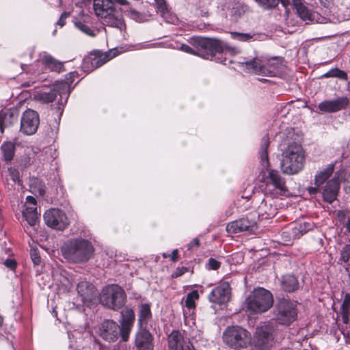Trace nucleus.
<instances>
[{
  "label": "nucleus",
  "mask_w": 350,
  "mask_h": 350,
  "mask_svg": "<svg viewBox=\"0 0 350 350\" xmlns=\"http://www.w3.org/2000/svg\"><path fill=\"white\" fill-rule=\"evenodd\" d=\"M226 229L228 233L232 234H237L245 231L241 219L228 223Z\"/></svg>",
  "instance_id": "obj_35"
},
{
  "label": "nucleus",
  "mask_w": 350,
  "mask_h": 350,
  "mask_svg": "<svg viewBox=\"0 0 350 350\" xmlns=\"http://www.w3.org/2000/svg\"><path fill=\"white\" fill-rule=\"evenodd\" d=\"M111 54L112 51L105 53H100L99 52L92 53L83 59V68L88 71L99 68L116 56L115 53Z\"/></svg>",
  "instance_id": "obj_15"
},
{
  "label": "nucleus",
  "mask_w": 350,
  "mask_h": 350,
  "mask_svg": "<svg viewBox=\"0 0 350 350\" xmlns=\"http://www.w3.org/2000/svg\"><path fill=\"white\" fill-rule=\"evenodd\" d=\"M310 228V225L306 223L296 224L292 228V235L295 238H299L300 236L306 233Z\"/></svg>",
  "instance_id": "obj_36"
},
{
  "label": "nucleus",
  "mask_w": 350,
  "mask_h": 350,
  "mask_svg": "<svg viewBox=\"0 0 350 350\" xmlns=\"http://www.w3.org/2000/svg\"><path fill=\"white\" fill-rule=\"evenodd\" d=\"M243 13V10H241L239 8H234L230 11V15L234 19H237Z\"/></svg>",
  "instance_id": "obj_54"
},
{
  "label": "nucleus",
  "mask_w": 350,
  "mask_h": 350,
  "mask_svg": "<svg viewBox=\"0 0 350 350\" xmlns=\"http://www.w3.org/2000/svg\"><path fill=\"white\" fill-rule=\"evenodd\" d=\"M12 114H8L7 113L0 111V131L3 133L4 128L8 126L10 119L12 118Z\"/></svg>",
  "instance_id": "obj_44"
},
{
  "label": "nucleus",
  "mask_w": 350,
  "mask_h": 350,
  "mask_svg": "<svg viewBox=\"0 0 350 350\" xmlns=\"http://www.w3.org/2000/svg\"><path fill=\"white\" fill-rule=\"evenodd\" d=\"M161 16L165 20L166 23L174 24L177 22L178 18L176 16L171 12L167 7L161 10L158 12Z\"/></svg>",
  "instance_id": "obj_38"
},
{
  "label": "nucleus",
  "mask_w": 350,
  "mask_h": 350,
  "mask_svg": "<svg viewBox=\"0 0 350 350\" xmlns=\"http://www.w3.org/2000/svg\"><path fill=\"white\" fill-rule=\"evenodd\" d=\"M247 310L252 313H262L273 305V299L270 291L258 288L248 296L246 300Z\"/></svg>",
  "instance_id": "obj_6"
},
{
  "label": "nucleus",
  "mask_w": 350,
  "mask_h": 350,
  "mask_svg": "<svg viewBox=\"0 0 350 350\" xmlns=\"http://www.w3.org/2000/svg\"><path fill=\"white\" fill-rule=\"evenodd\" d=\"M230 287L226 283H222L214 288L208 295V299L211 302L217 304H223L230 299Z\"/></svg>",
  "instance_id": "obj_17"
},
{
  "label": "nucleus",
  "mask_w": 350,
  "mask_h": 350,
  "mask_svg": "<svg viewBox=\"0 0 350 350\" xmlns=\"http://www.w3.org/2000/svg\"><path fill=\"white\" fill-rule=\"evenodd\" d=\"M169 350H189L194 349L190 347V343L184 340L183 336L178 331H173L168 336Z\"/></svg>",
  "instance_id": "obj_21"
},
{
  "label": "nucleus",
  "mask_w": 350,
  "mask_h": 350,
  "mask_svg": "<svg viewBox=\"0 0 350 350\" xmlns=\"http://www.w3.org/2000/svg\"><path fill=\"white\" fill-rule=\"evenodd\" d=\"M94 286L86 281H81L78 283L77 290L80 296L84 299H88L92 294Z\"/></svg>",
  "instance_id": "obj_32"
},
{
  "label": "nucleus",
  "mask_w": 350,
  "mask_h": 350,
  "mask_svg": "<svg viewBox=\"0 0 350 350\" xmlns=\"http://www.w3.org/2000/svg\"><path fill=\"white\" fill-rule=\"evenodd\" d=\"M151 315L150 306L148 304H141L138 317L139 327H142L144 324H146Z\"/></svg>",
  "instance_id": "obj_29"
},
{
  "label": "nucleus",
  "mask_w": 350,
  "mask_h": 350,
  "mask_svg": "<svg viewBox=\"0 0 350 350\" xmlns=\"http://www.w3.org/2000/svg\"><path fill=\"white\" fill-rule=\"evenodd\" d=\"M241 220L245 231L253 232L257 229V223L255 217H254V218H250L249 217H243Z\"/></svg>",
  "instance_id": "obj_39"
},
{
  "label": "nucleus",
  "mask_w": 350,
  "mask_h": 350,
  "mask_svg": "<svg viewBox=\"0 0 350 350\" xmlns=\"http://www.w3.org/2000/svg\"><path fill=\"white\" fill-rule=\"evenodd\" d=\"M134 345L137 350H153V336L146 328L139 327L135 335Z\"/></svg>",
  "instance_id": "obj_16"
},
{
  "label": "nucleus",
  "mask_w": 350,
  "mask_h": 350,
  "mask_svg": "<svg viewBox=\"0 0 350 350\" xmlns=\"http://www.w3.org/2000/svg\"><path fill=\"white\" fill-rule=\"evenodd\" d=\"M334 170V165L329 164L325 169L319 171L314 178V184L317 186H321L325 181L332 175Z\"/></svg>",
  "instance_id": "obj_28"
},
{
  "label": "nucleus",
  "mask_w": 350,
  "mask_h": 350,
  "mask_svg": "<svg viewBox=\"0 0 350 350\" xmlns=\"http://www.w3.org/2000/svg\"><path fill=\"white\" fill-rule=\"evenodd\" d=\"M178 250H174L171 254V260L176 262L178 260Z\"/></svg>",
  "instance_id": "obj_64"
},
{
  "label": "nucleus",
  "mask_w": 350,
  "mask_h": 350,
  "mask_svg": "<svg viewBox=\"0 0 350 350\" xmlns=\"http://www.w3.org/2000/svg\"><path fill=\"white\" fill-rule=\"evenodd\" d=\"M40 124L38 113L32 109L25 110L21 116L20 131L23 134L31 135L34 134Z\"/></svg>",
  "instance_id": "obj_12"
},
{
  "label": "nucleus",
  "mask_w": 350,
  "mask_h": 350,
  "mask_svg": "<svg viewBox=\"0 0 350 350\" xmlns=\"http://www.w3.org/2000/svg\"><path fill=\"white\" fill-rule=\"evenodd\" d=\"M39 62H41L43 64H44L51 71L59 73L64 70V67L62 62L55 59L51 55L45 52L40 55Z\"/></svg>",
  "instance_id": "obj_23"
},
{
  "label": "nucleus",
  "mask_w": 350,
  "mask_h": 350,
  "mask_svg": "<svg viewBox=\"0 0 350 350\" xmlns=\"http://www.w3.org/2000/svg\"><path fill=\"white\" fill-rule=\"evenodd\" d=\"M126 301L124 291L117 284H111L104 287L100 295V302L105 307L118 310L122 308Z\"/></svg>",
  "instance_id": "obj_5"
},
{
  "label": "nucleus",
  "mask_w": 350,
  "mask_h": 350,
  "mask_svg": "<svg viewBox=\"0 0 350 350\" xmlns=\"http://www.w3.org/2000/svg\"><path fill=\"white\" fill-rule=\"evenodd\" d=\"M155 3L157 9V12L167 7L165 0H157V1L155 2Z\"/></svg>",
  "instance_id": "obj_59"
},
{
  "label": "nucleus",
  "mask_w": 350,
  "mask_h": 350,
  "mask_svg": "<svg viewBox=\"0 0 350 350\" xmlns=\"http://www.w3.org/2000/svg\"><path fill=\"white\" fill-rule=\"evenodd\" d=\"M9 176L13 182L16 183L19 180V172L12 167L8 168Z\"/></svg>",
  "instance_id": "obj_48"
},
{
  "label": "nucleus",
  "mask_w": 350,
  "mask_h": 350,
  "mask_svg": "<svg viewBox=\"0 0 350 350\" xmlns=\"http://www.w3.org/2000/svg\"><path fill=\"white\" fill-rule=\"evenodd\" d=\"M321 5L325 8L329 7L332 4V0H319Z\"/></svg>",
  "instance_id": "obj_62"
},
{
  "label": "nucleus",
  "mask_w": 350,
  "mask_h": 350,
  "mask_svg": "<svg viewBox=\"0 0 350 350\" xmlns=\"http://www.w3.org/2000/svg\"><path fill=\"white\" fill-rule=\"evenodd\" d=\"M348 309L350 310V294H346L342 304L340 310Z\"/></svg>",
  "instance_id": "obj_51"
},
{
  "label": "nucleus",
  "mask_w": 350,
  "mask_h": 350,
  "mask_svg": "<svg viewBox=\"0 0 350 350\" xmlns=\"http://www.w3.org/2000/svg\"><path fill=\"white\" fill-rule=\"evenodd\" d=\"M350 211L348 208L338 210L336 212V217L338 221L343 225L347 222L346 217L349 214Z\"/></svg>",
  "instance_id": "obj_46"
},
{
  "label": "nucleus",
  "mask_w": 350,
  "mask_h": 350,
  "mask_svg": "<svg viewBox=\"0 0 350 350\" xmlns=\"http://www.w3.org/2000/svg\"><path fill=\"white\" fill-rule=\"evenodd\" d=\"M304 160L305 155L301 146L295 142L291 143L283 152L281 170L288 175L297 174L303 169Z\"/></svg>",
  "instance_id": "obj_4"
},
{
  "label": "nucleus",
  "mask_w": 350,
  "mask_h": 350,
  "mask_svg": "<svg viewBox=\"0 0 350 350\" xmlns=\"http://www.w3.org/2000/svg\"><path fill=\"white\" fill-rule=\"evenodd\" d=\"M128 12L129 16L137 22H142L144 21V15L134 9L130 8Z\"/></svg>",
  "instance_id": "obj_47"
},
{
  "label": "nucleus",
  "mask_w": 350,
  "mask_h": 350,
  "mask_svg": "<svg viewBox=\"0 0 350 350\" xmlns=\"http://www.w3.org/2000/svg\"><path fill=\"white\" fill-rule=\"evenodd\" d=\"M273 327L271 325H263L256 328L254 336V347L256 350H268L273 342Z\"/></svg>",
  "instance_id": "obj_11"
},
{
  "label": "nucleus",
  "mask_w": 350,
  "mask_h": 350,
  "mask_svg": "<svg viewBox=\"0 0 350 350\" xmlns=\"http://www.w3.org/2000/svg\"><path fill=\"white\" fill-rule=\"evenodd\" d=\"M344 172H337L333 178L322 187V196L324 201L331 204L336 199L340 189V182L345 176Z\"/></svg>",
  "instance_id": "obj_14"
},
{
  "label": "nucleus",
  "mask_w": 350,
  "mask_h": 350,
  "mask_svg": "<svg viewBox=\"0 0 350 350\" xmlns=\"http://www.w3.org/2000/svg\"><path fill=\"white\" fill-rule=\"evenodd\" d=\"M69 16V13L68 12H63L59 20L57 21V24L61 27H63L65 24H66V19L67 18V17Z\"/></svg>",
  "instance_id": "obj_55"
},
{
  "label": "nucleus",
  "mask_w": 350,
  "mask_h": 350,
  "mask_svg": "<svg viewBox=\"0 0 350 350\" xmlns=\"http://www.w3.org/2000/svg\"><path fill=\"white\" fill-rule=\"evenodd\" d=\"M113 0H94L93 8L96 16L103 19L105 25L116 27L122 31L126 25L121 14L114 6Z\"/></svg>",
  "instance_id": "obj_3"
},
{
  "label": "nucleus",
  "mask_w": 350,
  "mask_h": 350,
  "mask_svg": "<svg viewBox=\"0 0 350 350\" xmlns=\"http://www.w3.org/2000/svg\"><path fill=\"white\" fill-rule=\"evenodd\" d=\"M326 77H337L341 79L347 80V75L345 72L338 68L331 69L324 75Z\"/></svg>",
  "instance_id": "obj_43"
},
{
  "label": "nucleus",
  "mask_w": 350,
  "mask_h": 350,
  "mask_svg": "<svg viewBox=\"0 0 350 350\" xmlns=\"http://www.w3.org/2000/svg\"><path fill=\"white\" fill-rule=\"evenodd\" d=\"M255 1L260 7L265 10H271L275 8L280 2L285 8L291 4L290 0H255Z\"/></svg>",
  "instance_id": "obj_30"
},
{
  "label": "nucleus",
  "mask_w": 350,
  "mask_h": 350,
  "mask_svg": "<svg viewBox=\"0 0 350 350\" xmlns=\"http://www.w3.org/2000/svg\"><path fill=\"white\" fill-rule=\"evenodd\" d=\"M220 267V262L214 258H210L208 263V269L216 270Z\"/></svg>",
  "instance_id": "obj_50"
},
{
  "label": "nucleus",
  "mask_w": 350,
  "mask_h": 350,
  "mask_svg": "<svg viewBox=\"0 0 350 350\" xmlns=\"http://www.w3.org/2000/svg\"><path fill=\"white\" fill-rule=\"evenodd\" d=\"M224 342L234 349L245 348L251 341V334L238 325L229 326L223 333Z\"/></svg>",
  "instance_id": "obj_9"
},
{
  "label": "nucleus",
  "mask_w": 350,
  "mask_h": 350,
  "mask_svg": "<svg viewBox=\"0 0 350 350\" xmlns=\"http://www.w3.org/2000/svg\"><path fill=\"white\" fill-rule=\"evenodd\" d=\"M200 246V240L198 238H195L187 245V249L191 250L194 247Z\"/></svg>",
  "instance_id": "obj_58"
},
{
  "label": "nucleus",
  "mask_w": 350,
  "mask_h": 350,
  "mask_svg": "<svg viewBox=\"0 0 350 350\" xmlns=\"http://www.w3.org/2000/svg\"><path fill=\"white\" fill-rule=\"evenodd\" d=\"M31 258L34 265H39L40 263L41 259L39 254L36 250H32L31 252Z\"/></svg>",
  "instance_id": "obj_52"
},
{
  "label": "nucleus",
  "mask_w": 350,
  "mask_h": 350,
  "mask_svg": "<svg viewBox=\"0 0 350 350\" xmlns=\"http://www.w3.org/2000/svg\"><path fill=\"white\" fill-rule=\"evenodd\" d=\"M199 297L198 291H192L191 293H188L185 299V306L191 308L195 306V300L198 299Z\"/></svg>",
  "instance_id": "obj_42"
},
{
  "label": "nucleus",
  "mask_w": 350,
  "mask_h": 350,
  "mask_svg": "<svg viewBox=\"0 0 350 350\" xmlns=\"http://www.w3.org/2000/svg\"><path fill=\"white\" fill-rule=\"evenodd\" d=\"M75 27L83 33L90 37H95L98 33V29H94L83 23V22L78 21L75 23Z\"/></svg>",
  "instance_id": "obj_37"
},
{
  "label": "nucleus",
  "mask_w": 350,
  "mask_h": 350,
  "mask_svg": "<svg viewBox=\"0 0 350 350\" xmlns=\"http://www.w3.org/2000/svg\"><path fill=\"white\" fill-rule=\"evenodd\" d=\"M23 216L25 217L29 227L36 230V225L39 221V214L37 211V207H28L25 204V209L23 211Z\"/></svg>",
  "instance_id": "obj_26"
},
{
  "label": "nucleus",
  "mask_w": 350,
  "mask_h": 350,
  "mask_svg": "<svg viewBox=\"0 0 350 350\" xmlns=\"http://www.w3.org/2000/svg\"><path fill=\"white\" fill-rule=\"evenodd\" d=\"M135 320V315L133 309L126 308L121 312L120 325L133 326Z\"/></svg>",
  "instance_id": "obj_31"
},
{
  "label": "nucleus",
  "mask_w": 350,
  "mask_h": 350,
  "mask_svg": "<svg viewBox=\"0 0 350 350\" xmlns=\"http://www.w3.org/2000/svg\"><path fill=\"white\" fill-rule=\"evenodd\" d=\"M26 203L31 205L29 207H36V200L33 196H27L26 198Z\"/></svg>",
  "instance_id": "obj_60"
},
{
  "label": "nucleus",
  "mask_w": 350,
  "mask_h": 350,
  "mask_svg": "<svg viewBox=\"0 0 350 350\" xmlns=\"http://www.w3.org/2000/svg\"><path fill=\"white\" fill-rule=\"evenodd\" d=\"M292 5L298 16L304 21H314L315 14L306 7L301 0H292Z\"/></svg>",
  "instance_id": "obj_24"
},
{
  "label": "nucleus",
  "mask_w": 350,
  "mask_h": 350,
  "mask_svg": "<svg viewBox=\"0 0 350 350\" xmlns=\"http://www.w3.org/2000/svg\"><path fill=\"white\" fill-rule=\"evenodd\" d=\"M275 321L280 325H288L297 317L296 302L288 299H279L274 308Z\"/></svg>",
  "instance_id": "obj_7"
},
{
  "label": "nucleus",
  "mask_w": 350,
  "mask_h": 350,
  "mask_svg": "<svg viewBox=\"0 0 350 350\" xmlns=\"http://www.w3.org/2000/svg\"><path fill=\"white\" fill-rule=\"evenodd\" d=\"M231 36L233 39L241 42H250L256 40L258 38V35L251 33H239L233 32L231 33Z\"/></svg>",
  "instance_id": "obj_34"
},
{
  "label": "nucleus",
  "mask_w": 350,
  "mask_h": 350,
  "mask_svg": "<svg viewBox=\"0 0 350 350\" xmlns=\"http://www.w3.org/2000/svg\"><path fill=\"white\" fill-rule=\"evenodd\" d=\"M64 258L68 262L83 263L88 262L94 252L92 243L83 238H75L68 240L61 247Z\"/></svg>",
  "instance_id": "obj_2"
},
{
  "label": "nucleus",
  "mask_w": 350,
  "mask_h": 350,
  "mask_svg": "<svg viewBox=\"0 0 350 350\" xmlns=\"http://www.w3.org/2000/svg\"><path fill=\"white\" fill-rule=\"evenodd\" d=\"M282 286L285 291L291 293L298 288L299 283L295 275H286L282 278Z\"/></svg>",
  "instance_id": "obj_27"
},
{
  "label": "nucleus",
  "mask_w": 350,
  "mask_h": 350,
  "mask_svg": "<svg viewBox=\"0 0 350 350\" xmlns=\"http://www.w3.org/2000/svg\"><path fill=\"white\" fill-rule=\"evenodd\" d=\"M1 150L3 152V159L5 161L12 160L15 152V146L13 143L11 142H3L1 146Z\"/></svg>",
  "instance_id": "obj_33"
},
{
  "label": "nucleus",
  "mask_w": 350,
  "mask_h": 350,
  "mask_svg": "<svg viewBox=\"0 0 350 350\" xmlns=\"http://www.w3.org/2000/svg\"><path fill=\"white\" fill-rule=\"evenodd\" d=\"M59 96L58 99V109L62 110L67 103L69 97V85L66 83H58L53 85V88L49 92H38L36 97L38 100L45 103H49L53 102L57 96Z\"/></svg>",
  "instance_id": "obj_10"
},
{
  "label": "nucleus",
  "mask_w": 350,
  "mask_h": 350,
  "mask_svg": "<svg viewBox=\"0 0 350 350\" xmlns=\"http://www.w3.org/2000/svg\"><path fill=\"white\" fill-rule=\"evenodd\" d=\"M119 335L121 337V340L123 342L128 341L130 336V333L133 326L127 325H120Z\"/></svg>",
  "instance_id": "obj_41"
},
{
  "label": "nucleus",
  "mask_w": 350,
  "mask_h": 350,
  "mask_svg": "<svg viewBox=\"0 0 350 350\" xmlns=\"http://www.w3.org/2000/svg\"><path fill=\"white\" fill-rule=\"evenodd\" d=\"M320 187L321 186H317L315 185V187H311L310 188H308V192L310 193V194L312 195V194H315L317 193L319 190L320 189Z\"/></svg>",
  "instance_id": "obj_63"
},
{
  "label": "nucleus",
  "mask_w": 350,
  "mask_h": 350,
  "mask_svg": "<svg viewBox=\"0 0 350 350\" xmlns=\"http://www.w3.org/2000/svg\"><path fill=\"white\" fill-rule=\"evenodd\" d=\"M187 269L186 267H178L176 271L173 273L172 277L177 278L182 275H183L185 272H187Z\"/></svg>",
  "instance_id": "obj_56"
},
{
  "label": "nucleus",
  "mask_w": 350,
  "mask_h": 350,
  "mask_svg": "<svg viewBox=\"0 0 350 350\" xmlns=\"http://www.w3.org/2000/svg\"><path fill=\"white\" fill-rule=\"evenodd\" d=\"M239 64L245 70L263 76V56H256L251 59L240 62Z\"/></svg>",
  "instance_id": "obj_22"
},
{
  "label": "nucleus",
  "mask_w": 350,
  "mask_h": 350,
  "mask_svg": "<svg viewBox=\"0 0 350 350\" xmlns=\"http://www.w3.org/2000/svg\"><path fill=\"white\" fill-rule=\"evenodd\" d=\"M120 326L112 320L105 321L100 328V337L107 342H114L118 338Z\"/></svg>",
  "instance_id": "obj_18"
},
{
  "label": "nucleus",
  "mask_w": 350,
  "mask_h": 350,
  "mask_svg": "<svg viewBox=\"0 0 350 350\" xmlns=\"http://www.w3.org/2000/svg\"><path fill=\"white\" fill-rule=\"evenodd\" d=\"M349 104L347 97H340L334 100H325L319 104V109L323 112L334 113L346 108Z\"/></svg>",
  "instance_id": "obj_20"
},
{
  "label": "nucleus",
  "mask_w": 350,
  "mask_h": 350,
  "mask_svg": "<svg viewBox=\"0 0 350 350\" xmlns=\"http://www.w3.org/2000/svg\"><path fill=\"white\" fill-rule=\"evenodd\" d=\"M77 76H78L77 72H71L68 73L66 76V81H63L62 83H68V85H69V88H70V85L72 83V82L74 81L75 77H77Z\"/></svg>",
  "instance_id": "obj_49"
},
{
  "label": "nucleus",
  "mask_w": 350,
  "mask_h": 350,
  "mask_svg": "<svg viewBox=\"0 0 350 350\" xmlns=\"http://www.w3.org/2000/svg\"><path fill=\"white\" fill-rule=\"evenodd\" d=\"M45 224L54 229L63 230L68 225V219L66 214L57 208H51L44 214Z\"/></svg>",
  "instance_id": "obj_13"
},
{
  "label": "nucleus",
  "mask_w": 350,
  "mask_h": 350,
  "mask_svg": "<svg viewBox=\"0 0 350 350\" xmlns=\"http://www.w3.org/2000/svg\"><path fill=\"white\" fill-rule=\"evenodd\" d=\"M4 265H5L7 267H8V268H10V269H14V268H15V267H16V262H15L14 260H12V259H7V260L5 261V262H4Z\"/></svg>",
  "instance_id": "obj_61"
},
{
  "label": "nucleus",
  "mask_w": 350,
  "mask_h": 350,
  "mask_svg": "<svg viewBox=\"0 0 350 350\" xmlns=\"http://www.w3.org/2000/svg\"><path fill=\"white\" fill-rule=\"evenodd\" d=\"M350 258V245H345L340 252V261L347 262Z\"/></svg>",
  "instance_id": "obj_45"
},
{
  "label": "nucleus",
  "mask_w": 350,
  "mask_h": 350,
  "mask_svg": "<svg viewBox=\"0 0 350 350\" xmlns=\"http://www.w3.org/2000/svg\"><path fill=\"white\" fill-rule=\"evenodd\" d=\"M340 312L343 323L345 324H348L349 321L350 310H348V309L340 310Z\"/></svg>",
  "instance_id": "obj_53"
},
{
  "label": "nucleus",
  "mask_w": 350,
  "mask_h": 350,
  "mask_svg": "<svg viewBox=\"0 0 350 350\" xmlns=\"http://www.w3.org/2000/svg\"><path fill=\"white\" fill-rule=\"evenodd\" d=\"M263 76L275 77L282 72V59L280 57H263Z\"/></svg>",
  "instance_id": "obj_19"
},
{
  "label": "nucleus",
  "mask_w": 350,
  "mask_h": 350,
  "mask_svg": "<svg viewBox=\"0 0 350 350\" xmlns=\"http://www.w3.org/2000/svg\"><path fill=\"white\" fill-rule=\"evenodd\" d=\"M180 49L187 53L198 55V53L189 46L183 44L180 46Z\"/></svg>",
  "instance_id": "obj_57"
},
{
  "label": "nucleus",
  "mask_w": 350,
  "mask_h": 350,
  "mask_svg": "<svg viewBox=\"0 0 350 350\" xmlns=\"http://www.w3.org/2000/svg\"><path fill=\"white\" fill-rule=\"evenodd\" d=\"M269 145V138L267 135L262 137L260 148V181L265 183V196L272 198H279L286 196L288 187L286 184L285 178H283L280 172L270 168V164L268 159L267 148Z\"/></svg>",
  "instance_id": "obj_1"
},
{
  "label": "nucleus",
  "mask_w": 350,
  "mask_h": 350,
  "mask_svg": "<svg viewBox=\"0 0 350 350\" xmlns=\"http://www.w3.org/2000/svg\"><path fill=\"white\" fill-rule=\"evenodd\" d=\"M191 42L197 48L206 51V55L208 56L210 55L213 57L217 53H230L231 55H235L240 53L238 48L224 46L221 42L217 39L193 37L191 38Z\"/></svg>",
  "instance_id": "obj_8"
},
{
  "label": "nucleus",
  "mask_w": 350,
  "mask_h": 350,
  "mask_svg": "<svg viewBox=\"0 0 350 350\" xmlns=\"http://www.w3.org/2000/svg\"><path fill=\"white\" fill-rule=\"evenodd\" d=\"M258 216L261 219H267L274 217L277 213V208L266 200H263L257 210Z\"/></svg>",
  "instance_id": "obj_25"
},
{
  "label": "nucleus",
  "mask_w": 350,
  "mask_h": 350,
  "mask_svg": "<svg viewBox=\"0 0 350 350\" xmlns=\"http://www.w3.org/2000/svg\"><path fill=\"white\" fill-rule=\"evenodd\" d=\"M209 4V0H200L199 8L196 10V14L199 16H207L208 14V5Z\"/></svg>",
  "instance_id": "obj_40"
}]
</instances>
